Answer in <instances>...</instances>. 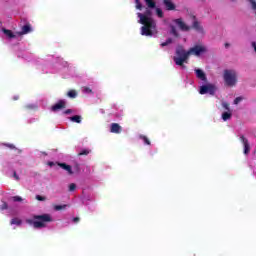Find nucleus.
Instances as JSON below:
<instances>
[{
	"mask_svg": "<svg viewBox=\"0 0 256 256\" xmlns=\"http://www.w3.org/2000/svg\"><path fill=\"white\" fill-rule=\"evenodd\" d=\"M208 52L209 49L203 43H197L193 47L189 48V50H185L183 46L178 45L175 50L173 61L175 65L181 67V69H187L185 63H189V57H191V55H194L195 57H201V55H205V53Z\"/></svg>",
	"mask_w": 256,
	"mask_h": 256,
	"instance_id": "obj_1",
	"label": "nucleus"
},
{
	"mask_svg": "<svg viewBox=\"0 0 256 256\" xmlns=\"http://www.w3.org/2000/svg\"><path fill=\"white\" fill-rule=\"evenodd\" d=\"M151 15H153V12L149 9H147L144 14H137L140 19L138 23L143 25L141 27V35H145L146 37H153V35L157 33V23L151 18Z\"/></svg>",
	"mask_w": 256,
	"mask_h": 256,
	"instance_id": "obj_2",
	"label": "nucleus"
},
{
	"mask_svg": "<svg viewBox=\"0 0 256 256\" xmlns=\"http://www.w3.org/2000/svg\"><path fill=\"white\" fill-rule=\"evenodd\" d=\"M34 219L37 221L26 220V223L33 225L34 229H43L44 227H47L45 223H51V221H53V218L49 214L36 215L34 216Z\"/></svg>",
	"mask_w": 256,
	"mask_h": 256,
	"instance_id": "obj_3",
	"label": "nucleus"
},
{
	"mask_svg": "<svg viewBox=\"0 0 256 256\" xmlns=\"http://www.w3.org/2000/svg\"><path fill=\"white\" fill-rule=\"evenodd\" d=\"M238 74L235 69H225L223 71V80L225 87H235L237 85Z\"/></svg>",
	"mask_w": 256,
	"mask_h": 256,
	"instance_id": "obj_4",
	"label": "nucleus"
},
{
	"mask_svg": "<svg viewBox=\"0 0 256 256\" xmlns=\"http://www.w3.org/2000/svg\"><path fill=\"white\" fill-rule=\"evenodd\" d=\"M215 91H217V87L213 84H206L200 87L199 93L200 95H205L209 93V95H215Z\"/></svg>",
	"mask_w": 256,
	"mask_h": 256,
	"instance_id": "obj_5",
	"label": "nucleus"
},
{
	"mask_svg": "<svg viewBox=\"0 0 256 256\" xmlns=\"http://www.w3.org/2000/svg\"><path fill=\"white\" fill-rule=\"evenodd\" d=\"M173 22L179 27L181 31H189L191 29L185 22H183L182 18L174 19Z\"/></svg>",
	"mask_w": 256,
	"mask_h": 256,
	"instance_id": "obj_6",
	"label": "nucleus"
},
{
	"mask_svg": "<svg viewBox=\"0 0 256 256\" xmlns=\"http://www.w3.org/2000/svg\"><path fill=\"white\" fill-rule=\"evenodd\" d=\"M240 139L244 145V155H249V152L251 151V146L249 145V140L245 138V136L241 135Z\"/></svg>",
	"mask_w": 256,
	"mask_h": 256,
	"instance_id": "obj_7",
	"label": "nucleus"
},
{
	"mask_svg": "<svg viewBox=\"0 0 256 256\" xmlns=\"http://www.w3.org/2000/svg\"><path fill=\"white\" fill-rule=\"evenodd\" d=\"M194 71L198 79L204 81V83H207V74H205V72L202 69L196 68Z\"/></svg>",
	"mask_w": 256,
	"mask_h": 256,
	"instance_id": "obj_8",
	"label": "nucleus"
},
{
	"mask_svg": "<svg viewBox=\"0 0 256 256\" xmlns=\"http://www.w3.org/2000/svg\"><path fill=\"white\" fill-rule=\"evenodd\" d=\"M163 5L166 11H175L176 9L175 3L172 0H163Z\"/></svg>",
	"mask_w": 256,
	"mask_h": 256,
	"instance_id": "obj_9",
	"label": "nucleus"
},
{
	"mask_svg": "<svg viewBox=\"0 0 256 256\" xmlns=\"http://www.w3.org/2000/svg\"><path fill=\"white\" fill-rule=\"evenodd\" d=\"M193 29H195V31H197L198 33H201L202 35L205 34V29H203V26L201 25V23L197 20H195L193 22L192 25Z\"/></svg>",
	"mask_w": 256,
	"mask_h": 256,
	"instance_id": "obj_10",
	"label": "nucleus"
},
{
	"mask_svg": "<svg viewBox=\"0 0 256 256\" xmlns=\"http://www.w3.org/2000/svg\"><path fill=\"white\" fill-rule=\"evenodd\" d=\"M58 166L61 167V169H64V171H67L68 175H73L71 165H67L66 163H58Z\"/></svg>",
	"mask_w": 256,
	"mask_h": 256,
	"instance_id": "obj_11",
	"label": "nucleus"
},
{
	"mask_svg": "<svg viewBox=\"0 0 256 256\" xmlns=\"http://www.w3.org/2000/svg\"><path fill=\"white\" fill-rule=\"evenodd\" d=\"M65 100H60L57 104L52 106V111H59V109H65Z\"/></svg>",
	"mask_w": 256,
	"mask_h": 256,
	"instance_id": "obj_12",
	"label": "nucleus"
},
{
	"mask_svg": "<svg viewBox=\"0 0 256 256\" xmlns=\"http://www.w3.org/2000/svg\"><path fill=\"white\" fill-rule=\"evenodd\" d=\"M232 117H233V111L232 110L222 113L223 121H229V120H231Z\"/></svg>",
	"mask_w": 256,
	"mask_h": 256,
	"instance_id": "obj_13",
	"label": "nucleus"
},
{
	"mask_svg": "<svg viewBox=\"0 0 256 256\" xmlns=\"http://www.w3.org/2000/svg\"><path fill=\"white\" fill-rule=\"evenodd\" d=\"M27 33H31V26L29 24L22 27V31L19 32V35H27Z\"/></svg>",
	"mask_w": 256,
	"mask_h": 256,
	"instance_id": "obj_14",
	"label": "nucleus"
},
{
	"mask_svg": "<svg viewBox=\"0 0 256 256\" xmlns=\"http://www.w3.org/2000/svg\"><path fill=\"white\" fill-rule=\"evenodd\" d=\"M111 133H121V126L117 123L111 125Z\"/></svg>",
	"mask_w": 256,
	"mask_h": 256,
	"instance_id": "obj_15",
	"label": "nucleus"
},
{
	"mask_svg": "<svg viewBox=\"0 0 256 256\" xmlns=\"http://www.w3.org/2000/svg\"><path fill=\"white\" fill-rule=\"evenodd\" d=\"M4 35H6L9 39H15V34L11 30H7L5 28L2 29Z\"/></svg>",
	"mask_w": 256,
	"mask_h": 256,
	"instance_id": "obj_16",
	"label": "nucleus"
},
{
	"mask_svg": "<svg viewBox=\"0 0 256 256\" xmlns=\"http://www.w3.org/2000/svg\"><path fill=\"white\" fill-rule=\"evenodd\" d=\"M170 35H173V37H179V32L177 31V28H175V26L172 24H170Z\"/></svg>",
	"mask_w": 256,
	"mask_h": 256,
	"instance_id": "obj_17",
	"label": "nucleus"
},
{
	"mask_svg": "<svg viewBox=\"0 0 256 256\" xmlns=\"http://www.w3.org/2000/svg\"><path fill=\"white\" fill-rule=\"evenodd\" d=\"M145 3L148 9H155L156 7L155 0H145Z\"/></svg>",
	"mask_w": 256,
	"mask_h": 256,
	"instance_id": "obj_18",
	"label": "nucleus"
},
{
	"mask_svg": "<svg viewBox=\"0 0 256 256\" xmlns=\"http://www.w3.org/2000/svg\"><path fill=\"white\" fill-rule=\"evenodd\" d=\"M70 121H73L74 123H81V116L75 115L70 117Z\"/></svg>",
	"mask_w": 256,
	"mask_h": 256,
	"instance_id": "obj_19",
	"label": "nucleus"
},
{
	"mask_svg": "<svg viewBox=\"0 0 256 256\" xmlns=\"http://www.w3.org/2000/svg\"><path fill=\"white\" fill-rule=\"evenodd\" d=\"M173 43V38H168L165 42L161 43V47H167V45H171Z\"/></svg>",
	"mask_w": 256,
	"mask_h": 256,
	"instance_id": "obj_20",
	"label": "nucleus"
},
{
	"mask_svg": "<svg viewBox=\"0 0 256 256\" xmlns=\"http://www.w3.org/2000/svg\"><path fill=\"white\" fill-rule=\"evenodd\" d=\"M68 97H70L71 99H75V97H77V92L75 90H70L67 93Z\"/></svg>",
	"mask_w": 256,
	"mask_h": 256,
	"instance_id": "obj_21",
	"label": "nucleus"
},
{
	"mask_svg": "<svg viewBox=\"0 0 256 256\" xmlns=\"http://www.w3.org/2000/svg\"><path fill=\"white\" fill-rule=\"evenodd\" d=\"M252 11L256 13V0H249Z\"/></svg>",
	"mask_w": 256,
	"mask_h": 256,
	"instance_id": "obj_22",
	"label": "nucleus"
},
{
	"mask_svg": "<svg viewBox=\"0 0 256 256\" xmlns=\"http://www.w3.org/2000/svg\"><path fill=\"white\" fill-rule=\"evenodd\" d=\"M221 105L223 109H225L226 111H231V108L229 107V103L222 101Z\"/></svg>",
	"mask_w": 256,
	"mask_h": 256,
	"instance_id": "obj_23",
	"label": "nucleus"
},
{
	"mask_svg": "<svg viewBox=\"0 0 256 256\" xmlns=\"http://www.w3.org/2000/svg\"><path fill=\"white\" fill-rule=\"evenodd\" d=\"M156 14L160 19H163V10H161V8H156Z\"/></svg>",
	"mask_w": 256,
	"mask_h": 256,
	"instance_id": "obj_24",
	"label": "nucleus"
},
{
	"mask_svg": "<svg viewBox=\"0 0 256 256\" xmlns=\"http://www.w3.org/2000/svg\"><path fill=\"white\" fill-rule=\"evenodd\" d=\"M243 97L239 96L237 98L234 99V105H239V103H241V101H243Z\"/></svg>",
	"mask_w": 256,
	"mask_h": 256,
	"instance_id": "obj_25",
	"label": "nucleus"
},
{
	"mask_svg": "<svg viewBox=\"0 0 256 256\" xmlns=\"http://www.w3.org/2000/svg\"><path fill=\"white\" fill-rule=\"evenodd\" d=\"M11 225H21V220L14 218L11 220Z\"/></svg>",
	"mask_w": 256,
	"mask_h": 256,
	"instance_id": "obj_26",
	"label": "nucleus"
},
{
	"mask_svg": "<svg viewBox=\"0 0 256 256\" xmlns=\"http://www.w3.org/2000/svg\"><path fill=\"white\" fill-rule=\"evenodd\" d=\"M65 207H67V205H56L54 209L55 211H61V209H65Z\"/></svg>",
	"mask_w": 256,
	"mask_h": 256,
	"instance_id": "obj_27",
	"label": "nucleus"
},
{
	"mask_svg": "<svg viewBox=\"0 0 256 256\" xmlns=\"http://www.w3.org/2000/svg\"><path fill=\"white\" fill-rule=\"evenodd\" d=\"M37 201H47V197L41 196V195H36Z\"/></svg>",
	"mask_w": 256,
	"mask_h": 256,
	"instance_id": "obj_28",
	"label": "nucleus"
},
{
	"mask_svg": "<svg viewBox=\"0 0 256 256\" xmlns=\"http://www.w3.org/2000/svg\"><path fill=\"white\" fill-rule=\"evenodd\" d=\"M75 189H77V185L75 183H71L69 185V191H75Z\"/></svg>",
	"mask_w": 256,
	"mask_h": 256,
	"instance_id": "obj_29",
	"label": "nucleus"
},
{
	"mask_svg": "<svg viewBox=\"0 0 256 256\" xmlns=\"http://www.w3.org/2000/svg\"><path fill=\"white\" fill-rule=\"evenodd\" d=\"M83 92H84V93H93V91L91 90V88H88V87H84V88H83Z\"/></svg>",
	"mask_w": 256,
	"mask_h": 256,
	"instance_id": "obj_30",
	"label": "nucleus"
},
{
	"mask_svg": "<svg viewBox=\"0 0 256 256\" xmlns=\"http://www.w3.org/2000/svg\"><path fill=\"white\" fill-rule=\"evenodd\" d=\"M0 209L5 211V209H7V203L3 202V204L0 206Z\"/></svg>",
	"mask_w": 256,
	"mask_h": 256,
	"instance_id": "obj_31",
	"label": "nucleus"
},
{
	"mask_svg": "<svg viewBox=\"0 0 256 256\" xmlns=\"http://www.w3.org/2000/svg\"><path fill=\"white\" fill-rule=\"evenodd\" d=\"M79 155H89V150H83Z\"/></svg>",
	"mask_w": 256,
	"mask_h": 256,
	"instance_id": "obj_32",
	"label": "nucleus"
},
{
	"mask_svg": "<svg viewBox=\"0 0 256 256\" xmlns=\"http://www.w3.org/2000/svg\"><path fill=\"white\" fill-rule=\"evenodd\" d=\"M14 201H23V198L19 197V196H15L13 197Z\"/></svg>",
	"mask_w": 256,
	"mask_h": 256,
	"instance_id": "obj_33",
	"label": "nucleus"
},
{
	"mask_svg": "<svg viewBox=\"0 0 256 256\" xmlns=\"http://www.w3.org/2000/svg\"><path fill=\"white\" fill-rule=\"evenodd\" d=\"M136 9H139L140 11H141V9H143V6L141 5V2L136 4Z\"/></svg>",
	"mask_w": 256,
	"mask_h": 256,
	"instance_id": "obj_34",
	"label": "nucleus"
},
{
	"mask_svg": "<svg viewBox=\"0 0 256 256\" xmlns=\"http://www.w3.org/2000/svg\"><path fill=\"white\" fill-rule=\"evenodd\" d=\"M65 115H69L70 113H73L72 109H67L64 111Z\"/></svg>",
	"mask_w": 256,
	"mask_h": 256,
	"instance_id": "obj_35",
	"label": "nucleus"
},
{
	"mask_svg": "<svg viewBox=\"0 0 256 256\" xmlns=\"http://www.w3.org/2000/svg\"><path fill=\"white\" fill-rule=\"evenodd\" d=\"M143 140L145 141V143L147 144V145H151V142L149 141V139H147V137H143Z\"/></svg>",
	"mask_w": 256,
	"mask_h": 256,
	"instance_id": "obj_36",
	"label": "nucleus"
},
{
	"mask_svg": "<svg viewBox=\"0 0 256 256\" xmlns=\"http://www.w3.org/2000/svg\"><path fill=\"white\" fill-rule=\"evenodd\" d=\"M13 177L16 181H19V175H17V172L14 171Z\"/></svg>",
	"mask_w": 256,
	"mask_h": 256,
	"instance_id": "obj_37",
	"label": "nucleus"
},
{
	"mask_svg": "<svg viewBox=\"0 0 256 256\" xmlns=\"http://www.w3.org/2000/svg\"><path fill=\"white\" fill-rule=\"evenodd\" d=\"M73 222H74V223H79V217H75V218L73 219Z\"/></svg>",
	"mask_w": 256,
	"mask_h": 256,
	"instance_id": "obj_38",
	"label": "nucleus"
},
{
	"mask_svg": "<svg viewBox=\"0 0 256 256\" xmlns=\"http://www.w3.org/2000/svg\"><path fill=\"white\" fill-rule=\"evenodd\" d=\"M224 45H225L226 49H229V47H231V44H229V43H225Z\"/></svg>",
	"mask_w": 256,
	"mask_h": 256,
	"instance_id": "obj_39",
	"label": "nucleus"
},
{
	"mask_svg": "<svg viewBox=\"0 0 256 256\" xmlns=\"http://www.w3.org/2000/svg\"><path fill=\"white\" fill-rule=\"evenodd\" d=\"M10 149H15V146L9 145Z\"/></svg>",
	"mask_w": 256,
	"mask_h": 256,
	"instance_id": "obj_40",
	"label": "nucleus"
},
{
	"mask_svg": "<svg viewBox=\"0 0 256 256\" xmlns=\"http://www.w3.org/2000/svg\"><path fill=\"white\" fill-rule=\"evenodd\" d=\"M50 167H53V162H49Z\"/></svg>",
	"mask_w": 256,
	"mask_h": 256,
	"instance_id": "obj_41",
	"label": "nucleus"
},
{
	"mask_svg": "<svg viewBox=\"0 0 256 256\" xmlns=\"http://www.w3.org/2000/svg\"><path fill=\"white\" fill-rule=\"evenodd\" d=\"M135 2H136V5L140 3L139 0H135Z\"/></svg>",
	"mask_w": 256,
	"mask_h": 256,
	"instance_id": "obj_42",
	"label": "nucleus"
}]
</instances>
